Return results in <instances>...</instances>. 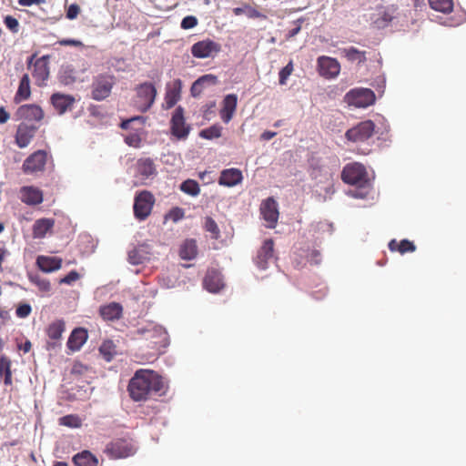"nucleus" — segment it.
Masks as SVG:
<instances>
[{"mask_svg":"<svg viewBox=\"0 0 466 466\" xmlns=\"http://www.w3.org/2000/svg\"><path fill=\"white\" fill-rule=\"evenodd\" d=\"M163 378L152 370L140 369L130 379L127 391L134 401H146L166 392Z\"/></svg>","mask_w":466,"mask_h":466,"instance_id":"obj_1","label":"nucleus"},{"mask_svg":"<svg viewBox=\"0 0 466 466\" xmlns=\"http://www.w3.org/2000/svg\"><path fill=\"white\" fill-rule=\"evenodd\" d=\"M135 96L133 97V106L141 113L148 111L157 97V88L150 82H144L137 85L135 88Z\"/></svg>","mask_w":466,"mask_h":466,"instance_id":"obj_2","label":"nucleus"},{"mask_svg":"<svg viewBox=\"0 0 466 466\" xmlns=\"http://www.w3.org/2000/svg\"><path fill=\"white\" fill-rule=\"evenodd\" d=\"M116 85L114 75L102 73L93 77L90 86V96L96 101H103L110 96L112 89Z\"/></svg>","mask_w":466,"mask_h":466,"instance_id":"obj_3","label":"nucleus"},{"mask_svg":"<svg viewBox=\"0 0 466 466\" xmlns=\"http://www.w3.org/2000/svg\"><path fill=\"white\" fill-rule=\"evenodd\" d=\"M137 447L132 439L118 438L106 445L104 452L110 459H125L133 456L137 452Z\"/></svg>","mask_w":466,"mask_h":466,"instance_id":"obj_4","label":"nucleus"},{"mask_svg":"<svg viewBox=\"0 0 466 466\" xmlns=\"http://www.w3.org/2000/svg\"><path fill=\"white\" fill-rule=\"evenodd\" d=\"M49 159H52V156L46 150H36L25 159L22 170L29 175L43 173Z\"/></svg>","mask_w":466,"mask_h":466,"instance_id":"obj_5","label":"nucleus"},{"mask_svg":"<svg viewBox=\"0 0 466 466\" xmlns=\"http://www.w3.org/2000/svg\"><path fill=\"white\" fill-rule=\"evenodd\" d=\"M155 204V197L148 190H142L135 196L134 215L139 220H145L150 214Z\"/></svg>","mask_w":466,"mask_h":466,"instance_id":"obj_6","label":"nucleus"},{"mask_svg":"<svg viewBox=\"0 0 466 466\" xmlns=\"http://www.w3.org/2000/svg\"><path fill=\"white\" fill-rule=\"evenodd\" d=\"M374 131L375 124L371 120H365L348 129L345 137L353 143H363L373 136Z\"/></svg>","mask_w":466,"mask_h":466,"instance_id":"obj_7","label":"nucleus"},{"mask_svg":"<svg viewBox=\"0 0 466 466\" xmlns=\"http://www.w3.org/2000/svg\"><path fill=\"white\" fill-rule=\"evenodd\" d=\"M35 57V54L32 55L27 60V66H33L32 76L35 79V83L38 86H44L46 85V81L49 77V66H48V56H43L36 59L33 63Z\"/></svg>","mask_w":466,"mask_h":466,"instance_id":"obj_8","label":"nucleus"},{"mask_svg":"<svg viewBox=\"0 0 466 466\" xmlns=\"http://www.w3.org/2000/svg\"><path fill=\"white\" fill-rule=\"evenodd\" d=\"M345 99L350 106L367 107L375 101V94L369 88L352 89L347 93Z\"/></svg>","mask_w":466,"mask_h":466,"instance_id":"obj_9","label":"nucleus"},{"mask_svg":"<svg viewBox=\"0 0 466 466\" xmlns=\"http://www.w3.org/2000/svg\"><path fill=\"white\" fill-rule=\"evenodd\" d=\"M157 174V167L152 158L142 157L137 161L135 177L139 179L141 185H147Z\"/></svg>","mask_w":466,"mask_h":466,"instance_id":"obj_10","label":"nucleus"},{"mask_svg":"<svg viewBox=\"0 0 466 466\" xmlns=\"http://www.w3.org/2000/svg\"><path fill=\"white\" fill-rule=\"evenodd\" d=\"M366 168L359 163L348 164L344 167L341 178L350 185H359L366 180Z\"/></svg>","mask_w":466,"mask_h":466,"instance_id":"obj_11","label":"nucleus"},{"mask_svg":"<svg viewBox=\"0 0 466 466\" xmlns=\"http://www.w3.org/2000/svg\"><path fill=\"white\" fill-rule=\"evenodd\" d=\"M171 134L178 139L186 138L190 131V127L186 124L184 109L177 106L170 120Z\"/></svg>","mask_w":466,"mask_h":466,"instance_id":"obj_12","label":"nucleus"},{"mask_svg":"<svg viewBox=\"0 0 466 466\" xmlns=\"http://www.w3.org/2000/svg\"><path fill=\"white\" fill-rule=\"evenodd\" d=\"M220 50L221 46L208 38L198 41L191 46V54L197 58L210 57L213 55L219 53Z\"/></svg>","mask_w":466,"mask_h":466,"instance_id":"obj_13","label":"nucleus"},{"mask_svg":"<svg viewBox=\"0 0 466 466\" xmlns=\"http://www.w3.org/2000/svg\"><path fill=\"white\" fill-rule=\"evenodd\" d=\"M317 62L319 73L325 78H335L340 72V64L336 58L322 56Z\"/></svg>","mask_w":466,"mask_h":466,"instance_id":"obj_14","label":"nucleus"},{"mask_svg":"<svg viewBox=\"0 0 466 466\" xmlns=\"http://www.w3.org/2000/svg\"><path fill=\"white\" fill-rule=\"evenodd\" d=\"M260 213L268 223L267 227L274 228L279 219L278 203L273 198H268L260 205Z\"/></svg>","mask_w":466,"mask_h":466,"instance_id":"obj_15","label":"nucleus"},{"mask_svg":"<svg viewBox=\"0 0 466 466\" xmlns=\"http://www.w3.org/2000/svg\"><path fill=\"white\" fill-rule=\"evenodd\" d=\"M15 116L17 120L25 121H41L44 118V111L41 106L35 104H26L20 106L16 112Z\"/></svg>","mask_w":466,"mask_h":466,"instance_id":"obj_16","label":"nucleus"},{"mask_svg":"<svg viewBox=\"0 0 466 466\" xmlns=\"http://www.w3.org/2000/svg\"><path fill=\"white\" fill-rule=\"evenodd\" d=\"M37 127L34 125H29L25 122H22L18 125L16 133L15 136V144L20 148L26 147L30 143L31 140L34 138L36 131Z\"/></svg>","mask_w":466,"mask_h":466,"instance_id":"obj_17","label":"nucleus"},{"mask_svg":"<svg viewBox=\"0 0 466 466\" xmlns=\"http://www.w3.org/2000/svg\"><path fill=\"white\" fill-rule=\"evenodd\" d=\"M20 200L28 206H36L43 202V191L34 186H24L19 190Z\"/></svg>","mask_w":466,"mask_h":466,"instance_id":"obj_18","label":"nucleus"},{"mask_svg":"<svg viewBox=\"0 0 466 466\" xmlns=\"http://www.w3.org/2000/svg\"><path fill=\"white\" fill-rule=\"evenodd\" d=\"M51 104L59 115L65 114L67 110H71L76 98L72 95L62 93H54L50 97Z\"/></svg>","mask_w":466,"mask_h":466,"instance_id":"obj_19","label":"nucleus"},{"mask_svg":"<svg viewBox=\"0 0 466 466\" xmlns=\"http://www.w3.org/2000/svg\"><path fill=\"white\" fill-rule=\"evenodd\" d=\"M203 286L209 292H218L224 288V281L221 273L215 268L208 269L204 278Z\"/></svg>","mask_w":466,"mask_h":466,"instance_id":"obj_20","label":"nucleus"},{"mask_svg":"<svg viewBox=\"0 0 466 466\" xmlns=\"http://www.w3.org/2000/svg\"><path fill=\"white\" fill-rule=\"evenodd\" d=\"M274 242L271 238L266 239L259 250L258 251L255 262L260 269H265L268 267V262L273 258Z\"/></svg>","mask_w":466,"mask_h":466,"instance_id":"obj_21","label":"nucleus"},{"mask_svg":"<svg viewBox=\"0 0 466 466\" xmlns=\"http://www.w3.org/2000/svg\"><path fill=\"white\" fill-rule=\"evenodd\" d=\"M243 175L241 170L232 167L221 171L218 183L219 185L231 187L241 183Z\"/></svg>","mask_w":466,"mask_h":466,"instance_id":"obj_22","label":"nucleus"},{"mask_svg":"<svg viewBox=\"0 0 466 466\" xmlns=\"http://www.w3.org/2000/svg\"><path fill=\"white\" fill-rule=\"evenodd\" d=\"M181 80L176 79L172 86H167L162 107L166 110L172 108L180 99Z\"/></svg>","mask_w":466,"mask_h":466,"instance_id":"obj_23","label":"nucleus"},{"mask_svg":"<svg viewBox=\"0 0 466 466\" xmlns=\"http://www.w3.org/2000/svg\"><path fill=\"white\" fill-rule=\"evenodd\" d=\"M66 329V323L63 319H56L50 323L46 329L48 338L54 342H48L47 349H54L57 346V341L62 338V334Z\"/></svg>","mask_w":466,"mask_h":466,"instance_id":"obj_24","label":"nucleus"},{"mask_svg":"<svg viewBox=\"0 0 466 466\" xmlns=\"http://www.w3.org/2000/svg\"><path fill=\"white\" fill-rule=\"evenodd\" d=\"M99 314L106 321H114L121 319L123 307L120 303L110 302L99 308Z\"/></svg>","mask_w":466,"mask_h":466,"instance_id":"obj_25","label":"nucleus"},{"mask_svg":"<svg viewBox=\"0 0 466 466\" xmlns=\"http://www.w3.org/2000/svg\"><path fill=\"white\" fill-rule=\"evenodd\" d=\"M88 338L87 331L84 328H76L71 332L68 340H67V348L71 351L79 350L82 346L85 344Z\"/></svg>","mask_w":466,"mask_h":466,"instance_id":"obj_26","label":"nucleus"},{"mask_svg":"<svg viewBox=\"0 0 466 466\" xmlns=\"http://www.w3.org/2000/svg\"><path fill=\"white\" fill-rule=\"evenodd\" d=\"M238 97L235 94L227 95L223 99L220 117L225 123H228L236 111Z\"/></svg>","mask_w":466,"mask_h":466,"instance_id":"obj_27","label":"nucleus"},{"mask_svg":"<svg viewBox=\"0 0 466 466\" xmlns=\"http://www.w3.org/2000/svg\"><path fill=\"white\" fill-rule=\"evenodd\" d=\"M62 258L57 257L39 256L36 258V265L44 272L58 270L62 267Z\"/></svg>","mask_w":466,"mask_h":466,"instance_id":"obj_28","label":"nucleus"},{"mask_svg":"<svg viewBox=\"0 0 466 466\" xmlns=\"http://www.w3.org/2000/svg\"><path fill=\"white\" fill-rule=\"evenodd\" d=\"M55 226L53 218H39L33 226V236L35 238H43Z\"/></svg>","mask_w":466,"mask_h":466,"instance_id":"obj_29","label":"nucleus"},{"mask_svg":"<svg viewBox=\"0 0 466 466\" xmlns=\"http://www.w3.org/2000/svg\"><path fill=\"white\" fill-rule=\"evenodd\" d=\"M76 466H100L98 459L89 451H83L73 457Z\"/></svg>","mask_w":466,"mask_h":466,"instance_id":"obj_30","label":"nucleus"},{"mask_svg":"<svg viewBox=\"0 0 466 466\" xmlns=\"http://www.w3.org/2000/svg\"><path fill=\"white\" fill-rule=\"evenodd\" d=\"M198 255V246L195 239H187L180 246L179 256L182 259L191 260Z\"/></svg>","mask_w":466,"mask_h":466,"instance_id":"obj_31","label":"nucleus"},{"mask_svg":"<svg viewBox=\"0 0 466 466\" xmlns=\"http://www.w3.org/2000/svg\"><path fill=\"white\" fill-rule=\"evenodd\" d=\"M340 54L350 62L357 61L359 64L366 62V51H361L354 46L340 49Z\"/></svg>","mask_w":466,"mask_h":466,"instance_id":"obj_32","label":"nucleus"},{"mask_svg":"<svg viewBox=\"0 0 466 466\" xmlns=\"http://www.w3.org/2000/svg\"><path fill=\"white\" fill-rule=\"evenodd\" d=\"M12 361L9 357L2 355L0 357V379L4 378V384L11 386L12 380Z\"/></svg>","mask_w":466,"mask_h":466,"instance_id":"obj_33","label":"nucleus"},{"mask_svg":"<svg viewBox=\"0 0 466 466\" xmlns=\"http://www.w3.org/2000/svg\"><path fill=\"white\" fill-rule=\"evenodd\" d=\"M31 89H30V79L27 74H25L19 83L18 89L16 91L15 100H25L30 97Z\"/></svg>","mask_w":466,"mask_h":466,"instance_id":"obj_34","label":"nucleus"},{"mask_svg":"<svg viewBox=\"0 0 466 466\" xmlns=\"http://www.w3.org/2000/svg\"><path fill=\"white\" fill-rule=\"evenodd\" d=\"M389 248L390 251H398L400 254H404L415 251L416 246L412 241L408 239H402L400 242H397L395 239H392L389 243Z\"/></svg>","mask_w":466,"mask_h":466,"instance_id":"obj_35","label":"nucleus"},{"mask_svg":"<svg viewBox=\"0 0 466 466\" xmlns=\"http://www.w3.org/2000/svg\"><path fill=\"white\" fill-rule=\"evenodd\" d=\"M99 353L106 361L109 362L117 353L116 346L111 339L104 340L99 347Z\"/></svg>","mask_w":466,"mask_h":466,"instance_id":"obj_36","label":"nucleus"},{"mask_svg":"<svg viewBox=\"0 0 466 466\" xmlns=\"http://www.w3.org/2000/svg\"><path fill=\"white\" fill-rule=\"evenodd\" d=\"M217 83V76L214 75H205L200 76L198 79H197L191 87V93L195 96L198 94L201 93L204 86L206 84H216Z\"/></svg>","mask_w":466,"mask_h":466,"instance_id":"obj_37","label":"nucleus"},{"mask_svg":"<svg viewBox=\"0 0 466 466\" xmlns=\"http://www.w3.org/2000/svg\"><path fill=\"white\" fill-rule=\"evenodd\" d=\"M429 5L435 11L444 14L451 13L453 9L452 0H429Z\"/></svg>","mask_w":466,"mask_h":466,"instance_id":"obj_38","label":"nucleus"},{"mask_svg":"<svg viewBox=\"0 0 466 466\" xmlns=\"http://www.w3.org/2000/svg\"><path fill=\"white\" fill-rule=\"evenodd\" d=\"M180 189L184 193L190 195L192 197L198 196L200 192L198 183L193 179H187V180L184 181L180 186Z\"/></svg>","mask_w":466,"mask_h":466,"instance_id":"obj_39","label":"nucleus"},{"mask_svg":"<svg viewBox=\"0 0 466 466\" xmlns=\"http://www.w3.org/2000/svg\"><path fill=\"white\" fill-rule=\"evenodd\" d=\"M59 424L69 428H79L82 425L81 419L76 414H69L59 419Z\"/></svg>","mask_w":466,"mask_h":466,"instance_id":"obj_40","label":"nucleus"},{"mask_svg":"<svg viewBox=\"0 0 466 466\" xmlns=\"http://www.w3.org/2000/svg\"><path fill=\"white\" fill-rule=\"evenodd\" d=\"M204 228L211 234V238L218 239L220 237V230L217 222L210 217L205 218Z\"/></svg>","mask_w":466,"mask_h":466,"instance_id":"obj_41","label":"nucleus"},{"mask_svg":"<svg viewBox=\"0 0 466 466\" xmlns=\"http://www.w3.org/2000/svg\"><path fill=\"white\" fill-rule=\"evenodd\" d=\"M222 127L212 126L200 131V137L207 139L218 138L221 136Z\"/></svg>","mask_w":466,"mask_h":466,"instance_id":"obj_42","label":"nucleus"},{"mask_svg":"<svg viewBox=\"0 0 466 466\" xmlns=\"http://www.w3.org/2000/svg\"><path fill=\"white\" fill-rule=\"evenodd\" d=\"M146 256L138 248H133L128 252V261L133 265H139L144 262Z\"/></svg>","mask_w":466,"mask_h":466,"instance_id":"obj_43","label":"nucleus"},{"mask_svg":"<svg viewBox=\"0 0 466 466\" xmlns=\"http://www.w3.org/2000/svg\"><path fill=\"white\" fill-rule=\"evenodd\" d=\"M293 69V62L290 60L288 65L279 71V76L280 85H285L287 83V79L292 74Z\"/></svg>","mask_w":466,"mask_h":466,"instance_id":"obj_44","label":"nucleus"},{"mask_svg":"<svg viewBox=\"0 0 466 466\" xmlns=\"http://www.w3.org/2000/svg\"><path fill=\"white\" fill-rule=\"evenodd\" d=\"M5 26L14 34L19 31V22L16 18L12 15H6L4 18Z\"/></svg>","mask_w":466,"mask_h":466,"instance_id":"obj_45","label":"nucleus"},{"mask_svg":"<svg viewBox=\"0 0 466 466\" xmlns=\"http://www.w3.org/2000/svg\"><path fill=\"white\" fill-rule=\"evenodd\" d=\"M31 281L35 284L41 291L48 292L51 289L49 280L40 277L31 278Z\"/></svg>","mask_w":466,"mask_h":466,"instance_id":"obj_46","label":"nucleus"},{"mask_svg":"<svg viewBox=\"0 0 466 466\" xmlns=\"http://www.w3.org/2000/svg\"><path fill=\"white\" fill-rule=\"evenodd\" d=\"M32 312V308L28 303L19 304L15 309V314L20 319L27 318Z\"/></svg>","mask_w":466,"mask_h":466,"instance_id":"obj_47","label":"nucleus"},{"mask_svg":"<svg viewBox=\"0 0 466 466\" xmlns=\"http://www.w3.org/2000/svg\"><path fill=\"white\" fill-rule=\"evenodd\" d=\"M125 142L133 147H139L141 145V138L139 135L133 133L129 134L125 137Z\"/></svg>","mask_w":466,"mask_h":466,"instance_id":"obj_48","label":"nucleus"},{"mask_svg":"<svg viewBox=\"0 0 466 466\" xmlns=\"http://www.w3.org/2000/svg\"><path fill=\"white\" fill-rule=\"evenodd\" d=\"M198 25V19L196 16L193 15H187L184 17L181 21V27L183 29H191L197 26Z\"/></svg>","mask_w":466,"mask_h":466,"instance_id":"obj_49","label":"nucleus"},{"mask_svg":"<svg viewBox=\"0 0 466 466\" xmlns=\"http://www.w3.org/2000/svg\"><path fill=\"white\" fill-rule=\"evenodd\" d=\"M79 278H80L79 273L77 271H76V270H72L66 276L60 279L59 283L60 284L71 285L73 282H75L77 279H79Z\"/></svg>","mask_w":466,"mask_h":466,"instance_id":"obj_50","label":"nucleus"},{"mask_svg":"<svg viewBox=\"0 0 466 466\" xmlns=\"http://www.w3.org/2000/svg\"><path fill=\"white\" fill-rule=\"evenodd\" d=\"M80 13V7L76 4H72L68 6L66 10V17L70 20H73L77 17Z\"/></svg>","mask_w":466,"mask_h":466,"instance_id":"obj_51","label":"nucleus"},{"mask_svg":"<svg viewBox=\"0 0 466 466\" xmlns=\"http://www.w3.org/2000/svg\"><path fill=\"white\" fill-rule=\"evenodd\" d=\"M246 15L249 18H265V15H262L258 10L253 8L252 6L246 5Z\"/></svg>","mask_w":466,"mask_h":466,"instance_id":"obj_52","label":"nucleus"},{"mask_svg":"<svg viewBox=\"0 0 466 466\" xmlns=\"http://www.w3.org/2000/svg\"><path fill=\"white\" fill-rule=\"evenodd\" d=\"M135 121H139L143 124L145 122V117L138 116H134V117L123 120L120 124V127L122 129H128L130 127L131 123H133Z\"/></svg>","mask_w":466,"mask_h":466,"instance_id":"obj_53","label":"nucleus"},{"mask_svg":"<svg viewBox=\"0 0 466 466\" xmlns=\"http://www.w3.org/2000/svg\"><path fill=\"white\" fill-rule=\"evenodd\" d=\"M169 217L174 221H177L184 217V211H183V209H181L179 208H175L171 209V211L169 212Z\"/></svg>","mask_w":466,"mask_h":466,"instance_id":"obj_54","label":"nucleus"},{"mask_svg":"<svg viewBox=\"0 0 466 466\" xmlns=\"http://www.w3.org/2000/svg\"><path fill=\"white\" fill-rule=\"evenodd\" d=\"M60 46H82L83 43L76 39H62L57 42Z\"/></svg>","mask_w":466,"mask_h":466,"instance_id":"obj_55","label":"nucleus"},{"mask_svg":"<svg viewBox=\"0 0 466 466\" xmlns=\"http://www.w3.org/2000/svg\"><path fill=\"white\" fill-rule=\"evenodd\" d=\"M320 252L319 250H312L309 256V261L312 264H319L320 263Z\"/></svg>","mask_w":466,"mask_h":466,"instance_id":"obj_56","label":"nucleus"},{"mask_svg":"<svg viewBox=\"0 0 466 466\" xmlns=\"http://www.w3.org/2000/svg\"><path fill=\"white\" fill-rule=\"evenodd\" d=\"M0 319H2V322L0 323L1 328L5 325L6 321L10 319L9 311L0 308Z\"/></svg>","mask_w":466,"mask_h":466,"instance_id":"obj_57","label":"nucleus"},{"mask_svg":"<svg viewBox=\"0 0 466 466\" xmlns=\"http://www.w3.org/2000/svg\"><path fill=\"white\" fill-rule=\"evenodd\" d=\"M46 0H18V4L22 6H30L32 5L44 4Z\"/></svg>","mask_w":466,"mask_h":466,"instance_id":"obj_58","label":"nucleus"},{"mask_svg":"<svg viewBox=\"0 0 466 466\" xmlns=\"http://www.w3.org/2000/svg\"><path fill=\"white\" fill-rule=\"evenodd\" d=\"M10 117L9 113L5 110L4 106L0 107V124H5L8 121Z\"/></svg>","mask_w":466,"mask_h":466,"instance_id":"obj_59","label":"nucleus"},{"mask_svg":"<svg viewBox=\"0 0 466 466\" xmlns=\"http://www.w3.org/2000/svg\"><path fill=\"white\" fill-rule=\"evenodd\" d=\"M276 135H277V133H276V132L267 130V131H264V132L261 134L260 138H261L262 140H270V139H271V138H273Z\"/></svg>","mask_w":466,"mask_h":466,"instance_id":"obj_60","label":"nucleus"},{"mask_svg":"<svg viewBox=\"0 0 466 466\" xmlns=\"http://www.w3.org/2000/svg\"><path fill=\"white\" fill-rule=\"evenodd\" d=\"M300 29H301L300 25H298L295 28L291 29L287 35V39H290V38L294 37L296 35H298L299 33Z\"/></svg>","mask_w":466,"mask_h":466,"instance_id":"obj_61","label":"nucleus"},{"mask_svg":"<svg viewBox=\"0 0 466 466\" xmlns=\"http://www.w3.org/2000/svg\"><path fill=\"white\" fill-rule=\"evenodd\" d=\"M6 253H7V251H6V249L5 248H0V271L3 270L2 263L4 261V258H5V255H6Z\"/></svg>","mask_w":466,"mask_h":466,"instance_id":"obj_62","label":"nucleus"},{"mask_svg":"<svg viewBox=\"0 0 466 466\" xmlns=\"http://www.w3.org/2000/svg\"><path fill=\"white\" fill-rule=\"evenodd\" d=\"M31 342L29 340H26L21 347L22 350L26 353V352H29L30 350H31Z\"/></svg>","mask_w":466,"mask_h":466,"instance_id":"obj_63","label":"nucleus"},{"mask_svg":"<svg viewBox=\"0 0 466 466\" xmlns=\"http://www.w3.org/2000/svg\"><path fill=\"white\" fill-rule=\"evenodd\" d=\"M233 13L235 15H241L243 14H246V8L244 7H236L233 9Z\"/></svg>","mask_w":466,"mask_h":466,"instance_id":"obj_64","label":"nucleus"}]
</instances>
